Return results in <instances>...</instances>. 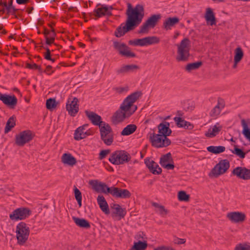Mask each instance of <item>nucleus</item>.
Segmentation results:
<instances>
[{"instance_id":"obj_1","label":"nucleus","mask_w":250,"mask_h":250,"mask_svg":"<svg viewBox=\"0 0 250 250\" xmlns=\"http://www.w3.org/2000/svg\"><path fill=\"white\" fill-rule=\"evenodd\" d=\"M128 9L126 12L127 16L125 25L122 24L116 30L114 35L116 37L123 36L126 32L133 30L142 22L144 16V9L142 5L138 4L132 8L130 3L127 4Z\"/></svg>"},{"instance_id":"obj_2","label":"nucleus","mask_w":250,"mask_h":250,"mask_svg":"<svg viewBox=\"0 0 250 250\" xmlns=\"http://www.w3.org/2000/svg\"><path fill=\"white\" fill-rule=\"evenodd\" d=\"M142 95L141 91H136L128 96L111 117V121L114 125H118L123 122L126 118H129L137 110V106L133 104Z\"/></svg>"},{"instance_id":"obj_3","label":"nucleus","mask_w":250,"mask_h":250,"mask_svg":"<svg viewBox=\"0 0 250 250\" xmlns=\"http://www.w3.org/2000/svg\"><path fill=\"white\" fill-rule=\"evenodd\" d=\"M16 233L18 244L22 246L28 239L30 234L29 228L25 223L21 222L16 226Z\"/></svg>"},{"instance_id":"obj_4","label":"nucleus","mask_w":250,"mask_h":250,"mask_svg":"<svg viewBox=\"0 0 250 250\" xmlns=\"http://www.w3.org/2000/svg\"><path fill=\"white\" fill-rule=\"evenodd\" d=\"M190 45V40L187 38H184L181 41L179 44L177 45V56L176 60L178 62H185L188 60L189 56V47Z\"/></svg>"},{"instance_id":"obj_5","label":"nucleus","mask_w":250,"mask_h":250,"mask_svg":"<svg viewBox=\"0 0 250 250\" xmlns=\"http://www.w3.org/2000/svg\"><path fill=\"white\" fill-rule=\"evenodd\" d=\"M131 159L130 154L125 150H116L113 152L108 159V161L115 165H123L128 162Z\"/></svg>"},{"instance_id":"obj_6","label":"nucleus","mask_w":250,"mask_h":250,"mask_svg":"<svg viewBox=\"0 0 250 250\" xmlns=\"http://www.w3.org/2000/svg\"><path fill=\"white\" fill-rule=\"evenodd\" d=\"M149 140L152 146L156 148L167 147L171 144V141L166 137L155 133H149Z\"/></svg>"},{"instance_id":"obj_7","label":"nucleus","mask_w":250,"mask_h":250,"mask_svg":"<svg viewBox=\"0 0 250 250\" xmlns=\"http://www.w3.org/2000/svg\"><path fill=\"white\" fill-rule=\"evenodd\" d=\"M113 47L119 55L126 58H134L136 54L131 52L130 48L125 43L115 41L113 42Z\"/></svg>"},{"instance_id":"obj_8","label":"nucleus","mask_w":250,"mask_h":250,"mask_svg":"<svg viewBox=\"0 0 250 250\" xmlns=\"http://www.w3.org/2000/svg\"><path fill=\"white\" fill-rule=\"evenodd\" d=\"M160 39L156 36H148L142 39L130 40L128 42L129 45L134 46H147L153 44L158 43Z\"/></svg>"},{"instance_id":"obj_9","label":"nucleus","mask_w":250,"mask_h":250,"mask_svg":"<svg viewBox=\"0 0 250 250\" xmlns=\"http://www.w3.org/2000/svg\"><path fill=\"white\" fill-rule=\"evenodd\" d=\"M100 131L101 139L104 143L107 146L111 145L113 142V136L110 126L108 124H106L105 125L100 127Z\"/></svg>"},{"instance_id":"obj_10","label":"nucleus","mask_w":250,"mask_h":250,"mask_svg":"<svg viewBox=\"0 0 250 250\" xmlns=\"http://www.w3.org/2000/svg\"><path fill=\"white\" fill-rule=\"evenodd\" d=\"M31 214L30 210L27 208L21 207L15 209L9 215L11 220L18 221L24 220Z\"/></svg>"},{"instance_id":"obj_11","label":"nucleus","mask_w":250,"mask_h":250,"mask_svg":"<svg viewBox=\"0 0 250 250\" xmlns=\"http://www.w3.org/2000/svg\"><path fill=\"white\" fill-rule=\"evenodd\" d=\"M34 135L29 130H24L20 132L16 136V144L21 146H23L33 139Z\"/></svg>"},{"instance_id":"obj_12","label":"nucleus","mask_w":250,"mask_h":250,"mask_svg":"<svg viewBox=\"0 0 250 250\" xmlns=\"http://www.w3.org/2000/svg\"><path fill=\"white\" fill-rule=\"evenodd\" d=\"M229 162L227 159L221 160L212 169V173L215 176L225 173L229 167Z\"/></svg>"},{"instance_id":"obj_13","label":"nucleus","mask_w":250,"mask_h":250,"mask_svg":"<svg viewBox=\"0 0 250 250\" xmlns=\"http://www.w3.org/2000/svg\"><path fill=\"white\" fill-rule=\"evenodd\" d=\"M79 100L76 97L69 98L66 104V109L68 114L72 117L75 116L79 111Z\"/></svg>"},{"instance_id":"obj_14","label":"nucleus","mask_w":250,"mask_h":250,"mask_svg":"<svg viewBox=\"0 0 250 250\" xmlns=\"http://www.w3.org/2000/svg\"><path fill=\"white\" fill-rule=\"evenodd\" d=\"M89 184L92 186L93 189L97 192L110 194L111 192L112 187L109 188L105 183L98 182L97 180L90 181Z\"/></svg>"},{"instance_id":"obj_15","label":"nucleus","mask_w":250,"mask_h":250,"mask_svg":"<svg viewBox=\"0 0 250 250\" xmlns=\"http://www.w3.org/2000/svg\"><path fill=\"white\" fill-rule=\"evenodd\" d=\"M160 164L162 167L167 169H173L174 168V162L170 152L162 156Z\"/></svg>"},{"instance_id":"obj_16","label":"nucleus","mask_w":250,"mask_h":250,"mask_svg":"<svg viewBox=\"0 0 250 250\" xmlns=\"http://www.w3.org/2000/svg\"><path fill=\"white\" fill-rule=\"evenodd\" d=\"M232 174L240 179L245 180L250 179V169L245 167H236L233 169Z\"/></svg>"},{"instance_id":"obj_17","label":"nucleus","mask_w":250,"mask_h":250,"mask_svg":"<svg viewBox=\"0 0 250 250\" xmlns=\"http://www.w3.org/2000/svg\"><path fill=\"white\" fill-rule=\"evenodd\" d=\"M227 217L232 223H238L244 222L246 218L244 213L239 211L230 212L227 213Z\"/></svg>"},{"instance_id":"obj_18","label":"nucleus","mask_w":250,"mask_h":250,"mask_svg":"<svg viewBox=\"0 0 250 250\" xmlns=\"http://www.w3.org/2000/svg\"><path fill=\"white\" fill-rule=\"evenodd\" d=\"M110 194L116 198L123 199L129 198L131 195V193L128 190L114 187H112V190L111 192H110Z\"/></svg>"},{"instance_id":"obj_19","label":"nucleus","mask_w":250,"mask_h":250,"mask_svg":"<svg viewBox=\"0 0 250 250\" xmlns=\"http://www.w3.org/2000/svg\"><path fill=\"white\" fill-rule=\"evenodd\" d=\"M85 113L91 123L95 125H98L99 128L106 124L102 121L101 117L94 112L85 110Z\"/></svg>"},{"instance_id":"obj_20","label":"nucleus","mask_w":250,"mask_h":250,"mask_svg":"<svg viewBox=\"0 0 250 250\" xmlns=\"http://www.w3.org/2000/svg\"><path fill=\"white\" fill-rule=\"evenodd\" d=\"M0 100L5 105L11 108H14L17 104L18 102L17 99L15 95L10 96L1 93H0Z\"/></svg>"},{"instance_id":"obj_21","label":"nucleus","mask_w":250,"mask_h":250,"mask_svg":"<svg viewBox=\"0 0 250 250\" xmlns=\"http://www.w3.org/2000/svg\"><path fill=\"white\" fill-rule=\"evenodd\" d=\"M170 124L168 122H164L158 125V134L164 137H167L172 133L171 129L169 128Z\"/></svg>"},{"instance_id":"obj_22","label":"nucleus","mask_w":250,"mask_h":250,"mask_svg":"<svg viewBox=\"0 0 250 250\" xmlns=\"http://www.w3.org/2000/svg\"><path fill=\"white\" fill-rule=\"evenodd\" d=\"M225 106V102L224 99L219 97L217 100V104L211 110L210 116L212 117L218 116Z\"/></svg>"},{"instance_id":"obj_23","label":"nucleus","mask_w":250,"mask_h":250,"mask_svg":"<svg viewBox=\"0 0 250 250\" xmlns=\"http://www.w3.org/2000/svg\"><path fill=\"white\" fill-rule=\"evenodd\" d=\"M93 12L94 16L97 18L105 15L111 16L112 15L111 12L109 10L108 6L104 5H102L101 7L94 9Z\"/></svg>"},{"instance_id":"obj_24","label":"nucleus","mask_w":250,"mask_h":250,"mask_svg":"<svg viewBox=\"0 0 250 250\" xmlns=\"http://www.w3.org/2000/svg\"><path fill=\"white\" fill-rule=\"evenodd\" d=\"M88 125L85 124L77 128L75 131L74 138L75 140H80L85 138L88 135L87 132H84L85 127L87 126Z\"/></svg>"},{"instance_id":"obj_25","label":"nucleus","mask_w":250,"mask_h":250,"mask_svg":"<svg viewBox=\"0 0 250 250\" xmlns=\"http://www.w3.org/2000/svg\"><path fill=\"white\" fill-rule=\"evenodd\" d=\"M97 202L101 209L105 214H109L110 211L108 204L103 195H99L97 197Z\"/></svg>"},{"instance_id":"obj_26","label":"nucleus","mask_w":250,"mask_h":250,"mask_svg":"<svg viewBox=\"0 0 250 250\" xmlns=\"http://www.w3.org/2000/svg\"><path fill=\"white\" fill-rule=\"evenodd\" d=\"M179 19L178 17H169L167 18L163 23V28L167 30L171 29V27L178 23Z\"/></svg>"},{"instance_id":"obj_27","label":"nucleus","mask_w":250,"mask_h":250,"mask_svg":"<svg viewBox=\"0 0 250 250\" xmlns=\"http://www.w3.org/2000/svg\"><path fill=\"white\" fill-rule=\"evenodd\" d=\"M72 219L76 225L80 228L86 229H89L90 228V224L89 222L85 219L73 216Z\"/></svg>"},{"instance_id":"obj_28","label":"nucleus","mask_w":250,"mask_h":250,"mask_svg":"<svg viewBox=\"0 0 250 250\" xmlns=\"http://www.w3.org/2000/svg\"><path fill=\"white\" fill-rule=\"evenodd\" d=\"M62 162L71 166L75 165L77 163L76 158L70 153L63 154L62 157Z\"/></svg>"},{"instance_id":"obj_29","label":"nucleus","mask_w":250,"mask_h":250,"mask_svg":"<svg viewBox=\"0 0 250 250\" xmlns=\"http://www.w3.org/2000/svg\"><path fill=\"white\" fill-rule=\"evenodd\" d=\"M205 19L207 23H209L210 25L216 24V19L212 10L210 8H208L207 9Z\"/></svg>"},{"instance_id":"obj_30","label":"nucleus","mask_w":250,"mask_h":250,"mask_svg":"<svg viewBox=\"0 0 250 250\" xmlns=\"http://www.w3.org/2000/svg\"><path fill=\"white\" fill-rule=\"evenodd\" d=\"M161 18L160 14L153 15L146 21V22L149 25L150 27L154 28Z\"/></svg>"},{"instance_id":"obj_31","label":"nucleus","mask_w":250,"mask_h":250,"mask_svg":"<svg viewBox=\"0 0 250 250\" xmlns=\"http://www.w3.org/2000/svg\"><path fill=\"white\" fill-rule=\"evenodd\" d=\"M137 126L134 124L127 125L122 131L121 134L122 136H128L133 133L137 129Z\"/></svg>"},{"instance_id":"obj_32","label":"nucleus","mask_w":250,"mask_h":250,"mask_svg":"<svg viewBox=\"0 0 250 250\" xmlns=\"http://www.w3.org/2000/svg\"><path fill=\"white\" fill-rule=\"evenodd\" d=\"M207 150L213 154H219L225 151L226 148L224 146H211L207 147Z\"/></svg>"},{"instance_id":"obj_33","label":"nucleus","mask_w":250,"mask_h":250,"mask_svg":"<svg viewBox=\"0 0 250 250\" xmlns=\"http://www.w3.org/2000/svg\"><path fill=\"white\" fill-rule=\"evenodd\" d=\"M152 206L157 208V210H156V211L158 212L162 216L166 215L168 213V210L165 208L164 206L161 205L157 203L153 202L152 203Z\"/></svg>"},{"instance_id":"obj_34","label":"nucleus","mask_w":250,"mask_h":250,"mask_svg":"<svg viewBox=\"0 0 250 250\" xmlns=\"http://www.w3.org/2000/svg\"><path fill=\"white\" fill-rule=\"evenodd\" d=\"M147 246V244L146 241H139L137 242L134 243V245L130 250H145Z\"/></svg>"},{"instance_id":"obj_35","label":"nucleus","mask_w":250,"mask_h":250,"mask_svg":"<svg viewBox=\"0 0 250 250\" xmlns=\"http://www.w3.org/2000/svg\"><path fill=\"white\" fill-rule=\"evenodd\" d=\"M221 127H218L216 125L213 126L212 128H209L205 133L206 136L212 138L215 136L221 130Z\"/></svg>"},{"instance_id":"obj_36","label":"nucleus","mask_w":250,"mask_h":250,"mask_svg":"<svg viewBox=\"0 0 250 250\" xmlns=\"http://www.w3.org/2000/svg\"><path fill=\"white\" fill-rule=\"evenodd\" d=\"M16 125L15 118L11 117L7 121L4 129L5 133H8Z\"/></svg>"},{"instance_id":"obj_37","label":"nucleus","mask_w":250,"mask_h":250,"mask_svg":"<svg viewBox=\"0 0 250 250\" xmlns=\"http://www.w3.org/2000/svg\"><path fill=\"white\" fill-rule=\"evenodd\" d=\"M202 64V62H197L193 63H188L186 67V70L190 72L192 70L199 68Z\"/></svg>"},{"instance_id":"obj_38","label":"nucleus","mask_w":250,"mask_h":250,"mask_svg":"<svg viewBox=\"0 0 250 250\" xmlns=\"http://www.w3.org/2000/svg\"><path fill=\"white\" fill-rule=\"evenodd\" d=\"M112 208L115 209V212H114L115 214L121 218L124 217L126 214V210L125 208H122L118 204H114Z\"/></svg>"},{"instance_id":"obj_39","label":"nucleus","mask_w":250,"mask_h":250,"mask_svg":"<svg viewBox=\"0 0 250 250\" xmlns=\"http://www.w3.org/2000/svg\"><path fill=\"white\" fill-rule=\"evenodd\" d=\"M234 60L240 61L243 57L244 53L240 47H237L235 50Z\"/></svg>"},{"instance_id":"obj_40","label":"nucleus","mask_w":250,"mask_h":250,"mask_svg":"<svg viewBox=\"0 0 250 250\" xmlns=\"http://www.w3.org/2000/svg\"><path fill=\"white\" fill-rule=\"evenodd\" d=\"M189 195L185 191H180L178 193V198L180 201H188L189 200Z\"/></svg>"},{"instance_id":"obj_41","label":"nucleus","mask_w":250,"mask_h":250,"mask_svg":"<svg viewBox=\"0 0 250 250\" xmlns=\"http://www.w3.org/2000/svg\"><path fill=\"white\" fill-rule=\"evenodd\" d=\"M74 191L75 199L78 202L79 207H81L82 206V193L76 187L75 188Z\"/></svg>"},{"instance_id":"obj_42","label":"nucleus","mask_w":250,"mask_h":250,"mask_svg":"<svg viewBox=\"0 0 250 250\" xmlns=\"http://www.w3.org/2000/svg\"><path fill=\"white\" fill-rule=\"evenodd\" d=\"M56 102L55 99L50 98L46 100V107L48 109H52L56 107Z\"/></svg>"},{"instance_id":"obj_43","label":"nucleus","mask_w":250,"mask_h":250,"mask_svg":"<svg viewBox=\"0 0 250 250\" xmlns=\"http://www.w3.org/2000/svg\"><path fill=\"white\" fill-rule=\"evenodd\" d=\"M232 152L238 156L240 158L243 159L245 157L246 153L242 149L239 148L237 146H234V149L232 150Z\"/></svg>"},{"instance_id":"obj_44","label":"nucleus","mask_w":250,"mask_h":250,"mask_svg":"<svg viewBox=\"0 0 250 250\" xmlns=\"http://www.w3.org/2000/svg\"><path fill=\"white\" fill-rule=\"evenodd\" d=\"M174 120L176 122V125L178 127H183L184 126V124H188L187 121L183 119L180 117H175L174 118Z\"/></svg>"},{"instance_id":"obj_45","label":"nucleus","mask_w":250,"mask_h":250,"mask_svg":"<svg viewBox=\"0 0 250 250\" xmlns=\"http://www.w3.org/2000/svg\"><path fill=\"white\" fill-rule=\"evenodd\" d=\"M145 163L149 170H151V169L152 170L153 167H158V165L155 162L149 159H146L145 160Z\"/></svg>"},{"instance_id":"obj_46","label":"nucleus","mask_w":250,"mask_h":250,"mask_svg":"<svg viewBox=\"0 0 250 250\" xmlns=\"http://www.w3.org/2000/svg\"><path fill=\"white\" fill-rule=\"evenodd\" d=\"M149 25L146 22H144L143 24L140 27V29L138 31V33H147L149 31Z\"/></svg>"},{"instance_id":"obj_47","label":"nucleus","mask_w":250,"mask_h":250,"mask_svg":"<svg viewBox=\"0 0 250 250\" xmlns=\"http://www.w3.org/2000/svg\"><path fill=\"white\" fill-rule=\"evenodd\" d=\"M128 73L134 72L139 69V66L136 64L125 65Z\"/></svg>"},{"instance_id":"obj_48","label":"nucleus","mask_w":250,"mask_h":250,"mask_svg":"<svg viewBox=\"0 0 250 250\" xmlns=\"http://www.w3.org/2000/svg\"><path fill=\"white\" fill-rule=\"evenodd\" d=\"M235 250H250V246L247 244H239L236 245Z\"/></svg>"},{"instance_id":"obj_49","label":"nucleus","mask_w":250,"mask_h":250,"mask_svg":"<svg viewBox=\"0 0 250 250\" xmlns=\"http://www.w3.org/2000/svg\"><path fill=\"white\" fill-rule=\"evenodd\" d=\"M128 73V72L125 65L122 66L120 68L116 70V73L118 75H124Z\"/></svg>"},{"instance_id":"obj_50","label":"nucleus","mask_w":250,"mask_h":250,"mask_svg":"<svg viewBox=\"0 0 250 250\" xmlns=\"http://www.w3.org/2000/svg\"><path fill=\"white\" fill-rule=\"evenodd\" d=\"M43 48L46 50V52L44 54V59L46 60H50L51 59V51L48 47H44L42 45L40 46V49Z\"/></svg>"},{"instance_id":"obj_51","label":"nucleus","mask_w":250,"mask_h":250,"mask_svg":"<svg viewBox=\"0 0 250 250\" xmlns=\"http://www.w3.org/2000/svg\"><path fill=\"white\" fill-rule=\"evenodd\" d=\"M110 150L109 149L102 150L99 154V159L101 160H103L110 153Z\"/></svg>"},{"instance_id":"obj_52","label":"nucleus","mask_w":250,"mask_h":250,"mask_svg":"<svg viewBox=\"0 0 250 250\" xmlns=\"http://www.w3.org/2000/svg\"><path fill=\"white\" fill-rule=\"evenodd\" d=\"M153 174H160L162 173V169L161 167H153V168L151 170H149Z\"/></svg>"},{"instance_id":"obj_53","label":"nucleus","mask_w":250,"mask_h":250,"mask_svg":"<svg viewBox=\"0 0 250 250\" xmlns=\"http://www.w3.org/2000/svg\"><path fill=\"white\" fill-rule=\"evenodd\" d=\"M154 250H176L171 247L168 246H160L157 247Z\"/></svg>"},{"instance_id":"obj_54","label":"nucleus","mask_w":250,"mask_h":250,"mask_svg":"<svg viewBox=\"0 0 250 250\" xmlns=\"http://www.w3.org/2000/svg\"><path fill=\"white\" fill-rule=\"evenodd\" d=\"M52 67L51 65H47L46 69L43 71V72L47 73L48 75H50L54 72V71L52 70Z\"/></svg>"},{"instance_id":"obj_55","label":"nucleus","mask_w":250,"mask_h":250,"mask_svg":"<svg viewBox=\"0 0 250 250\" xmlns=\"http://www.w3.org/2000/svg\"><path fill=\"white\" fill-rule=\"evenodd\" d=\"M45 40H46V41H45L46 44L47 45H51V44L54 43L55 39L46 37V38H45Z\"/></svg>"},{"instance_id":"obj_56","label":"nucleus","mask_w":250,"mask_h":250,"mask_svg":"<svg viewBox=\"0 0 250 250\" xmlns=\"http://www.w3.org/2000/svg\"><path fill=\"white\" fill-rule=\"evenodd\" d=\"M26 65V67L27 68H28L29 69H36L38 66V65H37L36 63L30 64L29 63H27Z\"/></svg>"},{"instance_id":"obj_57","label":"nucleus","mask_w":250,"mask_h":250,"mask_svg":"<svg viewBox=\"0 0 250 250\" xmlns=\"http://www.w3.org/2000/svg\"><path fill=\"white\" fill-rule=\"evenodd\" d=\"M13 3V0H10L8 4V7H7V13L9 14L10 12H11V10L12 7H14V6H12Z\"/></svg>"},{"instance_id":"obj_58","label":"nucleus","mask_w":250,"mask_h":250,"mask_svg":"<svg viewBox=\"0 0 250 250\" xmlns=\"http://www.w3.org/2000/svg\"><path fill=\"white\" fill-rule=\"evenodd\" d=\"M175 243L178 245L183 244L186 243V239L182 238H177Z\"/></svg>"},{"instance_id":"obj_59","label":"nucleus","mask_w":250,"mask_h":250,"mask_svg":"<svg viewBox=\"0 0 250 250\" xmlns=\"http://www.w3.org/2000/svg\"><path fill=\"white\" fill-rule=\"evenodd\" d=\"M187 123L188 124H184V126H183V127L185 128V129H192L193 128V125L190 124L188 122H187Z\"/></svg>"},{"instance_id":"obj_60","label":"nucleus","mask_w":250,"mask_h":250,"mask_svg":"<svg viewBox=\"0 0 250 250\" xmlns=\"http://www.w3.org/2000/svg\"><path fill=\"white\" fill-rule=\"evenodd\" d=\"M48 36H49V37H48L49 38H53L55 39L56 34L55 29L54 28H52V29L50 31L49 34H48Z\"/></svg>"},{"instance_id":"obj_61","label":"nucleus","mask_w":250,"mask_h":250,"mask_svg":"<svg viewBox=\"0 0 250 250\" xmlns=\"http://www.w3.org/2000/svg\"><path fill=\"white\" fill-rule=\"evenodd\" d=\"M29 0H16V2L19 4H24L27 3Z\"/></svg>"},{"instance_id":"obj_62","label":"nucleus","mask_w":250,"mask_h":250,"mask_svg":"<svg viewBox=\"0 0 250 250\" xmlns=\"http://www.w3.org/2000/svg\"><path fill=\"white\" fill-rule=\"evenodd\" d=\"M115 90L118 93H121L125 90V88L124 87H116L115 88Z\"/></svg>"},{"instance_id":"obj_63","label":"nucleus","mask_w":250,"mask_h":250,"mask_svg":"<svg viewBox=\"0 0 250 250\" xmlns=\"http://www.w3.org/2000/svg\"><path fill=\"white\" fill-rule=\"evenodd\" d=\"M18 10L17 9H16L14 7H12L11 10V12L9 13H11V15H14L16 18H17V16L16 15V12Z\"/></svg>"},{"instance_id":"obj_64","label":"nucleus","mask_w":250,"mask_h":250,"mask_svg":"<svg viewBox=\"0 0 250 250\" xmlns=\"http://www.w3.org/2000/svg\"><path fill=\"white\" fill-rule=\"evenodd\" d=\"M50 31H51L48 30L46 28H44L43 34H44L45 38H46V37H48V34H49Z\"/></svg>"}]
</instances>
